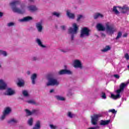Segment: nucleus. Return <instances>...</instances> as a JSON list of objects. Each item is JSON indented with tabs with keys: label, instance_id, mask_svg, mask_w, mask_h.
Returning <instances> with one entry per match:
<instances>
[{
	"label": "nucleus",
	"instance_id": "21",
	"mask_svg": "<svg viewBox=\"0 0 129 129\" xmlns=\"http://www.w3.org/2000/svg\"><path fill=\"white\" fill-rule=\"evenodd\" d=\"M36 78H37V74H34L31 76V80L32 84H35L36 83Z\"/></svg>",
	"mask_w": 129,
	"mask_h": 129
},
{
	"label": "nucleus",
	"instance_id": "33",
	"mask_svg": "<svg viewBox=\"0 0 129 129\" xmlns=\"http://www.w3.org/2000/svg\"><path fill=\"white\" fill-rule=\"evenodd\" d=\"M32 114H36L38 115L39 113H40V111L38 109H34L32 111Z\"/></svg>",
	"mask_w": 129,
	"mask_h": 129
},
{
	"label": "nucleus",
	"instance_id": "9",
	"mask_svg": "<svg viewBox=\"0 0 129 129\" xmlns=\"http://www.w3.org/2000/svg\"><path fill=\"white\" fill-rule=\"evenodd\" d=\"M36 28L39 32V33L42 32V31H43V21H40L37 23H36Z\"/></svg>",
	"mask_w": 129,
	"mask_h": 129
},
{
	"label": "nucleus",
	"instance_id": "24",
	"mask_svg": "<svg viewBox=\"0 0 129 129\" xmlns=\"http://www.w3.org/2000/svg\"><path fill=\"white\" fill-rule=\"evenodd\" d=\"M40 124H41V122L40 121H37L36 122V123L35 126L33 127V129H39Z\"/></svg>",
	"mask_w": 129,
	"mask_h": 129
},
{
	"label": "nucleus",
	"instance_id": "46",
	"mask_svg": "<svg viewBox=\"0 0 129 129\" xmlns=\"http://www.w3.org/2000/svg\"><path fill=\"white\" fill-rule=\"evenodd\" d=\"M113 77L115 78H116V79H119V75L116 74V75H114Z\"/></svg>",
	"mask_w": 129,
	"mask_h": 129
},
{
	"label": "nucleus",
	"instance_id": "17",
	"mask_svg": "<svg viewBox=\"0 0 129 129\" xmlns=\"http://www.w3.org/2000/svg\"><path fill=\"white\" fill-rule=\"evenodd\" d=\"M67 16H68L70 19H74V18H75V15L71 13V11L70 10L67 11Z\"/></svg>",
	"mask_w": 129,
	"mask_h": 129
},
{
	"label": "nucleus",
	"instance_id": "44",
	"mask_svg": "<svg viewBox=\"0 0 129 129\" xmlns=\"http://www.w3.org/2000/svg\"><path fill=\"white\" fill-rule=\"evenodd\" d=\"M124 57H125L126 60H128L129 59L128 53H125L124 55Z\"/></svg>",
	"mask_w": 129,
	"mask_h": 129
},
{
	"label": "nucleus",
	"instance_id": "10",
	"mask_svg": "<svg viewBox=\"0 0 129 129\" xmlns=\"http://www.w3.org/2000/svg\"><path fill=\"white\" fill-rule=\"evenodd\" d=\"M73 66L75 68H82L81 61L78 59H76L74 61Z\"/></svg>",
	"mask_w": 129,
	"mask_h": 129
},
{
	"label": "nucleus",
	"instance_id": "39",
	"mask_svg": "<svg viewBox=\"0 0 129 129\" xmlns=\"http://www.w3.org/2000/svg\"><path fill=\"white\" fill-rule=\"evenodd\" d=\"M50 128L51 129H57L58 128V127L56 125H53V124H50L49 125Z\"/></svg>",
	"mask_w": 129,
	"mask_h": 129
},
{
	"label": "nucleus",
	"instance_id": "37",
	"mask_svg": "<svg viewBox=\"0 0 129 129\" xmlns=\"http://www.w3.org/2000/svg\"><path fill=\"white\" fill-rule=\"evenodd\" d=\"M8 27H14L15 26V22H10L7 24Z\"/></svg>",
	"mask_w": 129,
	"mask_h": 129
},
{
	"label": "nucleus",
	"instance_id": "52",
	"mask_svg": "<svg viewBox=\"0 0 129 129\" xmlns=\"http://www.w3.org/2000/svg\"><path fill=\"white\" fill-rule=\"evenodd\" d=\"M27 73L28 75H30V74H31V73L30 72V71L27 72Z\"/></svg>",
	"mask_w": 129,
	"mask_h": 129
},
{
	"label": "nucleus",
	"instance_id": "43",
	"mask_svg": "<svg viewBox=\"0 0 129 129\" xmlns=\"http://www.w3.org/2000/svg\"><path fill=\"white\" fill-rule=\"evenodd\" d=\"M32 61H37V60H39V58L37 56H33L32 58Z\"/></svg>",
	"mask_w": 129,
	"mask_h": 129
},
{
	"label": "nucleus",
	"instance_id": "51",
	"mask_svg": "<svg viewBox=\"0 0 129 129\" xmlns=\"http://www.w3.org/2000/svg\"><path fill=\"white\" fill-rule=\"evenodd\" d=\"M127 36V34H126V33L123 35V36L124 37H126Z\"/></svg>",
	"mask_w": 129,
	"mask_h": 129
},
{
	"label": "nucleus",
	"instance_id": "42",
	"mask_svg": "<svg viewBox=\"0 0 129 129\" xmlns=\"http://www.w3.org/2000/svg\"><path fill=\"white\" fill-rule=\"evenodd\" d=\"M6 116H7V115L6 114H4V113H3V114L1 116V120H4V119H5V118H6Z\"/></svg>",
	"mask_w": 129,
	"mask_h": 129
},
{
	"label": "nucleus",
	"instance_id": "22",
	"mask_svg": "<svg viewBox=\"0 0 129 129\" xmlns=\"http://www.w3.org/2000/svg\"><path fill=\"white\" fill-rule=\"evenodd\" d=\"M59 50L60 52H62V53H67V52H69V51H70V49L68 48H62L61 47H59Z\"/></svg>",
	"mask_w": 129,
	"mask_h": 129
},
{
	"label": "nucleus",
	"instance_id": "53",
	"mask_svg": "<svg viewBox=\"0 0 129 129\" xmlns=\"http://www.w3.org/2000/svg\"><path fill=\"white\" fill-rule=\"evenodd\" d=\"M0 68H2V65L0 64Z\"/></svg>",
	"mask_w": 129,
	"mask_h": 129
},
{
	"label": "nucleus",
	"instance_id": "2",
	"mask_svg": "<svg viewBox=\"0 0 129 129\" xmlns=\"http://www.w3.org/2000/svg\"><path fill=\"white\" fill-rule=\"evenodd\" d=\"M128 84V82H126V83H122L119 86V89H118L115 91L116 95L113 94H111V98L113 99H119L120 97H121V93L123 92V90H124V88L127 86Z\"/></svg>",
	"mask_w": 129,
	"mask_h": 129
},
{
	"label": "nucleus",
	"instance_id": "19",
	"mask_svg": "<svg viewBox=\"0 0 129 129\" xmlns=\"http://www.w3.org/2000/svg\"><path fill=\"white\" fill-rule=\"evenodd\" d=\"M97 29L98 31H105V27L100 23L97 24Z\"/></svg>",
	"mask_w": 129,
	"mask_h": 129
},
{
	"label": "nucleus",
	"instance_id": "5",
	"mask_svg": "<svg viewBox=\"0 0 129 129\" xmlns=\"http://www.w3.org/2000/svg\"><path fill=\"white\" fill-rule=\"evenodd\" d=\"M105 31L107 33L108 35H113L114 32H116V29L113 26L110 25L109 22L106 23Z\"/></svg>",
	"mask_w": 129,
	"mask_h": 129
},
{
	"label": "nucleus",
	"instance_id": "8",
	"mask_svg": "<svg viewBox=\"0 0 129 129\" xmlns=\"http://www.w3.org/2000/svg\"><path fill=\"white\" fill-rule=\"evenodd\" d=\"M47 86H54V85H59V82L53 78H48V81L46 83Z\"/></svg>",
	"mask_w": 129,
	"mask_h": 129
},
{
	"label": "nucleus",
	"instance_id": "49",
	"mask_svg": "<svg viewBox=\"0 0 129 129\" xmlns=\"http://www.w3.org/2000/svg\"><path fill=\"white\" fill-rule=\"evenodd\" d=\"M53 92H54V89H51L50 90V93H53Z\"/></svg>",
	"mask_w": 129,
	"mask_h": 129
},
{
	"label": "nucleus",
	"instance_id": "11",
	"mask_svg": "<svg viewBox=\"0 0 129 129\" xmlns=\"http://www.w3.org/2000/svg\"><path fill=\"white\" fill-rule=\"evenodd\" d=\"M7 89V83L4 79H0V90H5Z\"/></svg>",
	"mask_w": 129,
	"mask_h": 129
},
{
	"label": "nucleus",
	"instance_id": "14",
	"mask_svg": "<svg viewBox=\"0 0 129 129\" xmlns=\"http://www.w3.org/2000/svg\"><path fill=\"white\" fill-rule=\"evenodd\" d=\"M58 74L59 75H63V74L70 75V74H72V72H71V71H69V70H62L58 72Z\"/></svg>",
	"mask_w": 129,
	"mask_h": 129
},
{
	"label": "nucleus",
	"instance_id": "38",
	"mask_svg": "<svg viewBox=\"0 0 129 129\" xmlns=\"http://www.w3.org/2000/svg\"><path fill=\"white\" fill-rule=\"evenodd\" d=\"M108 112H112V113H113L114 114H116L117 111H115V109H110L108 110Z\"/></svg>",
	"mask_w": 129,
	"mask_h": 129
},
{
	"label": "nucleus",
	"instance_id": "32",
	"mask_svg": "<svg viewBox=\"0 0 129 129\" xmlns=\"http://www.w3.org/2000/svg\"><path fill=\"white\" fill-rule=\"evenodd\" d=\"M33 121L34 119H33V118H30V119H28V124H29V125H33Z\"/></svg>",
	"mask_w": 129,
	"mask_h": 129
},
{
	"label": "nucleus",
	"instance_id": "4",
	"mask_svg": "<svg viewBox=\"0 0 129 129\" xmlns=\"http://www.w3.org/2000/svg\"><path fill=\"white\" fill-rule=\"evenodd\" d=\"M72 27H70L68 29L69 34L71 36V40H74L75 35L78 32V26L76 23H74L72 25Z\"/></svg>",
	"mask_w": 129,
	"mask_h": 129
},
{
	"label": "nucleus",
	"instance_id": "26",
	"mask_svg": "<svg viewBox=\"0 0 129 129\" xmlns=\"http://www.w3.org/2000/svg\"><path fill=\"white\" fill-rule=\"evenodd\" d=\"M18 122V120L15 118H12L8 121V123H10L11 124H13V123H17Z\"/></svg>",
	"mask_w": 129,
	"mask_h": 129
},
{
	"label": "nucleus",
	"instance_id": "30",
	"mask_svg": "<svg viewBox=\"0 0 129 129\" xmlns=\"http://www.w3.org/2000/svg\"><path fill=\"white\" fill-rule=\"evenodd\" d=\"M52 16H55V17H57V18H59L60 17V15L61 13L59 12H54L52 13Z\"/></svg>",
	"mask_w": 129,
	"mask_h": 129
},
{
	"label": "nucleus",
	"instance_id": "29",
	"mask_svg": "<svg viewBox=\"0 0 129 129\" xmlns=\"http://www.w3.org/2000/svg\"><path fill=\"white\" fill-rule=\"evenodd\" d=\"M0 55H3L4 57H7L8 56V52L6 51L0 50Z\"/></svg>",
	"mask_w": 129,
	"mask_h": 129
},
{
	"label": "nucleus",
	"instance_id": "35",
	"mask_svg": "<svg viewBox=\"0 0 129 129\" xmlns=\"http://www.w3.org/2000/svg\"><path fill=\"white\" fill-rule=\"evenodd\" d=\"M22 93L25 97H29V93H28L27 91H23Z\"/></svg>",
	"mask_w": 129,
	"mask_h": 129
},
{
	"label": "nucleus",
	"instance_id": "20",
	"mask_svg": "<svg viewBox=\"0 0 129 129\" xmlns=\"http://www.w3.org/2000/svg\"><path fill=\"white\" fill-rule=\"evenodd\" d=\"M54 97L57 100H59L60 101H65L66 100V98L62 96L56 95Z\"/></svg>",
	"mask_w": 129,
	"mask_h": 129
},
{
	"label": "nucleus",
	"instance_id": "34",
	"mask_svg": "<svg viewBox=\"0 0 129 129\" xmlns=\"http://www.w3.org/2000/svg\"><path fill=\"white\" fill-rule=\"evenodd\" d=\"M101 97L102 99H106V95L105 93L102 92L101 93Z\"/></svg>",
	"mask_w": 129,
	"mask_h": 129
},
{
	"label": "nucleus",
	"instance_id": "27",
	"mask_svg": "<svg viewBox=\"0 0 129 129\" xmlns=\"http://www.w3.org/2000/svg\"><path fill=\"white\" fill-rule=\"evenodd\" d=\"M103 15L100 13H97L94 16V19H98V18H103Z\"/></svg>",
	"mask_w": 129,
	"mask_h": 129
},
{
	"label": "nucleus",
	"instance_id": "47",
	"mask_svg": "<svg viewBox=\"0 0 129 129\" xmlns=\"http://www.w3.org/2000/svg\"><path fill=\"white\" fill-rule=\"evenodd\" d=\"M60 28L62 30H66V26L64 25H62L61 26H60Z\"/></svg>",
	"mask_w": 129,
	"mask_h": 129
},
{
	"label": "nucleus",
	"instance_id": "12",
	"mask_svg": "<svg viewBox=\"0 0 129 129\" xmlns=\"http://www.w3.org/2000/svg\"><path fill=\"white\" fill-rule=\"evenodd\" d=\"M32 20H33V17L31 16H27L21 19H19V22H21V23H24L25 22H30V21H32Z\"/></svg>",
	"mask_w": 129,
	"mask_h": 129
},
{
	"label": "nucleus",
	"instance_id": "16",
	"mask_svg": "<svg viewBox=\"0 0 129 129\" xmlns=\"http://www.w3.org/2000/svg\"><path fill=\"white\" fill-rule=\"evenodd\" d=\"M110 122V119L109 120H101L100 124L101 125H107V124H109Z\"/></svg>",
	"mask_w": 129,
	"mask_h": 129
},
{
	"label": "nucleus",
	"instance_id": "3",
	"mask_svg": "<svg viewBox=\"0 0 129 129\" xmlns=\"http://www.w3.org/2000/svg\"><path fill=\"white\" fill-rule=\"evenodd\" d=\"M122 14L128 13L129 8L126 6H124L122 8L120 7H114L113 8V12L115 15H119V12Z\"/></svg>",
	"mask_w": 129,
	"mask_h": 129
},
{
	"label": "nucleus",
	"instance_id": "50",
	"mask_svg": "<svg viewBox=\"0 0 129 129\" xmlns=\"http://www.w3.org/2000/svg\"><path fill=\"white\" fill-rule=\"evenodd\" d=\"M29 2H31V3H34L35 2V0H29Z\"/></svg>",
	"mask_w": 129,
	"mask_h": 129
},
{
	"label": "nucleus",
	"instance_id": "23",
	"mask_svg": "<svg viewBox=\"0 0 129 129\" xmlns=\"http://www.w3.org/2000/svg\"><path fill=\"white\" fill-rule=\"evenodd\" d=\"M24 84H25V82H24V81L22 79L21 80H19V81L17 83V85L18 86H20V87L22 86H24Z\"/></svg>",
	"mask_w": 129,
	"mask_h": 129
},
{
	"label": "nucleus",
	"instance_id": "28",
	"mask_svg": "<svg viewBox=\"0 0 129 129\" xmlns=\"http://www.w3.org/2000/svg\"><path fill=\"white\" fill-rule=\"evenodd\" d=\"M68 117H70V118H73V117H75V114H74L73 113L71 112H68Z\"/></svg>",
	"mask_w": 129,
	"mask_h": 129
},
{
	"label": "nucleus",
	"instance_id": "1",
	"mask_svg": "<svg viewBox=\"0 0 129 129\" xmlns=\"http://www.w3.org/2000/svg\"><path fill=\"white\" fill-rule=\"evenodd\" d=\"M21 1L20 0H14L10 3V6L12 7V10L14 13L20 14L23 15L26 13V8H25V5L21 4L20 5V9L16 7L18 5H20Z\"/></svg>",
	"mask_w": 129,
	"mask_h": 129
},
{
	"label": "nucleus",
	"instance_id": "31",
	"mask_svg": "<svg viewBox=\"0 0 129 129\" xmlns=\"http://www.w3.org/2000/svg\"><path fill=\"white\" fill-rule=\"evenodd\" d=\"M110 50V47L108 45L106 46L104 49L102 50V52H107V51H109Z\"/></svg>",
	"mask_w": 129,
	"mask_h": 129
},
{
	"label": "nucleus",
	"instance_id": "40",
	"mask_svg": "<svg viewBox=\"0 0 129 129\" xmlns=\"http://www.w3.org/2000/svg\"><path fill=\"white\" fill-rule=\"evenodd\" d=\"M122 35V34H121V32H118V34H117V36L116 37V40H117V39H119V38H120V37H121Z\"/></svg>",
	"mask_w": 129,
	"mask_h": 129
},
{
	"label": "nucleus",
	"instance_id": "25",
	"mask_svg": "<svg viewBox=\"0 0 129 129\" xmlns=\"http://www.w3.org/2000/svg\"><path fill=\"white\" fill-rule=\"evenodd\" d=\"M11 111H12L11 108L8 107L6 108L4 113L7 115V114L11 113Z\"/></svg>",
	"mask_w": 129,
	"mask_h": 129
},
{
	"label": "nucleus",
	"instance_id": "13",
	"mask_svg": "<svg viewBox=\"0 0 129 129\" xmlns=\"http://www.w3.org/2000/svg\"><path fill=\"white\" fill-rule=\"evenodd\" d=\"M6 95H14L15 94V90H13L11 88H9L7 89L6 92L5 93Z\"/></svg>",
	"mask_w": 129,
	"mask_h": 129
},
{
	"label": "nucleus",
	"instance_id": "41",
	"mask_svg": "<svg viewBox=\"0 0 129 129\" xmlns=\"http://www.w3.org/2000/svg\"><path fill=\"white\" fill-rule=\"evenodd\" d=\"M27 102H28V103H30V104H35V103H36L35 101H34L33 100H30L29 101H27Z\"/></svg>",
	"mask_w": 129,
	"mask_h": 129
},
{
	"label": "nucleus",
	"instance_id": "6",
	"mask_svg": "<svg viewBox=\"0 0 129 129\" xmlns=\"http://www.w3.org/2000/svg\"><path fill=\"white\" fill-rule=\"evenodd\" d=\"M90 30L87 27H84L81 31L80 37L81 38H87L90 35L89 33Z\"/></svg>",
	"mask_w": 129,
	"mask_h": 129
},
{
	"label": "nucleus",
	"instance_id": "48",
	"mask_svg": "<svg viewBox=\"0 0 129 129\" xmlns=\"http://www.w3.org/2000/svg\"><path fill=\"white\" fill-rule=\"evenodd\" d=\"M3 16H4V13L0 12V18H2Z\"/></svg>",
	"mask_w": 129,
	"mask_h": 129
},
{
	"label": "nucleus",
	"instance_id": "18",
	"mask_svg": "<svg viewBox=\"0 0 129 129\" xmlns=\"http://www.w3.org/2000/svg\"><path fill=\"white\" fill-rule=\"evenodd\" d=\"M27 9L30 12H36V11H38V8L35 6H28Z\"/></svg>",
	"mask_w": 129,
	"mask_h": 129
},
{
	"label": "nucleus",
	"instance_id": "7",
	"mask_svg": "<svg viewBox=\"0 0 129 129\" xmlns=\"http://www.w3.org/2000/svg\"><path fill=\"white\" fill-rule=\"evenodd\" d=\"M102 115L101 114H94L93 116H91V122L93 125H96L97 124V121H98V119L99 117H101Z\"/></svg>",
	"mask_w": 129,
	"mask_h": 129
},
{
	"label": "nucleus",
	"instance_id": "45",
	"mask_svg": "<svg viewBox=\"0 0 129 129\" xmlns=\"http://www.w3.org/2000/svg\"><path fill=\"white\" fill-rule=\"evenodd\" d=\"M82 18H83V16H82V15L78 16L77 21H80L81 19H82Z\"/></svg>",
	"mask_w": 129,
	"mask_h": 129
},
{
	"label": "nucleus",
	"instance_id": "15",
	"mask_svg": "<svg viewBox=\"0 0 129 129\" xmlns=\"http://www.w3.org/2000/svg\"><path fill=\"white\" fill-rule=\"evenodd\" d=\"M35 42L37 44H38V46L39 47H41V48H46V46L43 45V43L42 42V41H41V39L39 38H36L35 39Z\"/></svg>",
	"mask_w": 129,
	"mask_h": 129
},
{
	"label": "nucleus",
	"instance_id": "36",
	"mask_svg": "<svg viewBox=\"0 0 129 129\" xmlns=\"http://www.w3.org/2000/svg\"><path fill=\"white\" fill-rule=\"evenodd\" d=\"M25 111L26 112V114H27L28 115H32V111H30V110H28V109H26Z\"/></svg>",
	"mask_w": 129,
	"mask_h": 129
}]
</instances>
